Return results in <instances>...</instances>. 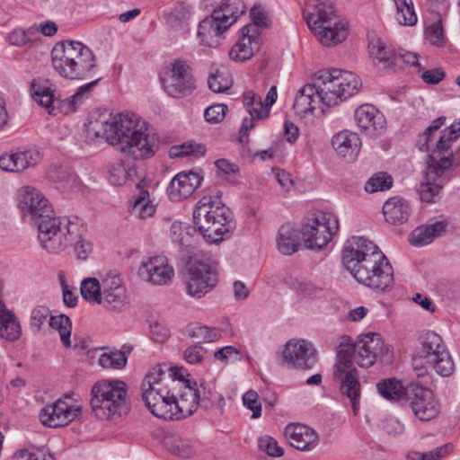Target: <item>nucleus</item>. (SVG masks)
<instances>
[{
  "label": "nucleus",
  "instance_id": "nucleus-15",
  "mask_svg": "<svg viewBox=\"0 0 460 460\" xmlns=\"http://www.w3.org/2000/svg\"><path fill=\"white\" fill-rule=\"evenodd\" d=\"M405 401L413 414L421 421H429L440 412L439 402L433 392L419 383L411 382L406 385Z\"/></svg>",
  "mask_w": 460,
  "mask_h": 460
},
{
  "label": "nucleus",
  "instance_id": "nucleus-40",
  "mask_svg": "<svg viewBox=\"0 0 460 460\" xmlns=\"http://www.w3.org/2000/svg\"><path fill=\"white\" fill-rule=\"evenodd\" d=\"M49 324L52 329L58 332L63 346L69 348L71 346L70 336L72 332L70 318L65 314L50 316Z\"/></svg>",
  "mask_w": 460,
  "mask_h": 460
},
{
  "label": "nucleus",
  "instance_id": "nucleus-10",
  "mask_svg": "<svg viewBox=\"0 0 460 460\" xmlns=\"http://www.w3.org/2000/svg\"><path fill=\"white\" fill-rule=\"evenodd\" d=\"M98 79L80 86L70 97L61 100L56 95V90L49 80H37L32 83V90L35 100L43 107L49 109L56 107L64 114H69L76 111L77 105L87 98L92 88L97 84Z\"/></svg>",
  "mask_w": 460,
  "mask_h": 460
},
{
  "label": "nucleus",
  "instance_id": "nucleus-51",
  "mask_svg": "<svg viewBox=\"0 0 460 460\" xmlns=\"http://www.w3.org/2000/svg\"><path fill=\"white\" fill-rule=\"evenodd\" d=\"M50 311L45 305L35 306L31 313L30 324L33 331L40 332L42 325L49 320Z\"/></svg>",
  "mask_w": 460,
  "mask_h": 460
},
{
  "label": "nucleus",
  "instance_id": "nucleus-45",
  "mask_svg": "<svg viewBox=\"0 0 460 460\" xmlns=\"http://www.w3.org/2000/svg\"><path fill=\"white\" fill-rule=\"evenodd\" d=\"M0 168L12 172H18L27 169V162L22 151L2 155L0 157Z\"/></svg>",
  "mask_w": 460,
  "mask_h": 460
},
{
  "label": "nucleus",
  "instance_id": "nucleus-30",
  "mask_svg": "<svg viewBox=\"0 0 460 460\" xmlns=\"http://www.w3.org/2000/svg\"><path fill=\"white\" fill-rule=\"evenodd\" d=\"M146 181L143 180L137 184L138 193L134 198L130 208L131 215L140 219H146L155 215L156 206L150 200L149 191L145 189Z\"/></svg>",
  "mask_w": 460,
  "mask_h": 460
},
{
  "label": "nucleus",
  "instance_id": "nucleus-21",
  "mask_svg": "<svg viewBox=\"0 0 460 460\" xmlns=\"http://www.w3.org/2000/svg\"><path fill=\"white\" fill-rule=\"evenodd\" d=\"M100 305L106 309L121 312L126 305V290L118 275H107L102 279V295Z\"/></svg>",
  "mask_w": 460,
  "mask_h": 460
},
{
  "label": "nucleus",
  "instance_id": "nucleus-5",
  "mask_svg": "<svg viewBox=\"0 0 460 460\" xmlns=\"http://www.w3.org/2000/svg\"><path fill=\"white\" fill-rule=\"evenodd\" d=\"M103 136L110 145L133 160L149 159L159 148L158 140L146 123L134 114L120 113L106 121Z\"/></svg>",
  "mask_w": 460,
  "mask_h": 460
},
{
  "label": "nucleus",
  "instance_id": "nucleus-2",
  "mask_svg": "<svg viewBox=\"0 0 460 460\" xmlns=\"http://www.w3.org/2000/svg\"><path fill=\"white\" fill-rule=\"evenodd\" d=\"M342 264L359 283L386 292L394 282V269L385 253L371 240L352 236L342 250Z\"/></svg>",
  "mask_w": 460,
  "mask_h": 460
},
{
  "label": "nucleus",
  "instance_id": "nucleus-47",
  "mask_svg": "<svg viewBox=\"0 0 460 460\" xmlns=\"http://www.w3.org/2000/svg\"><path fill=\"white\" fill-rule=\"evenodd\" d=\"M165 445L172 454L181 457H187L192 453L190 441L180 437L167 438Z\"/></svg>",
  "mask_w": 460,
  "mask_h": 460
},
{
  "label": "nucleus",
  "instance_id": "nucleus-4",
  "mask_svg": "<svg viewBox=\"0 0 460 460\" xmlns=\"http://www.w3.org/2000/svg\"><path fill=\"white\" fill-rule=\"evenodd\" d=\"M163 369L155 367L143 380L142 398L150 412L164 420H181L192 415L196 407V394L181 381L158 378Z\"/></svg>",
  "mask_w": 460,
  "mask_h": 460
},
{
  "label": "nucleus",
  "instance_id": "nucleus-3",
  "mask_svg": "<svg viewBox=\"0 0 460 460\" xmlns=\"http://www.w3.org/2000/svg\"><path fill=\"white\" fill-rule=\"evenodd\" d=\"M18 208L24 218L31 220L38 228V239L41 247L50 253H58L67 245L66 234L76 228L67 217H56L52 206L36 188L25 186L17 193Z\"/></svg>",
  "mask_w": 460,
  "mask_h": 460
},
{
  "label": "nucleus",
  "instance_id": "nucleus-57",
  "mask_svg": "<svg viewBox=\"0 0 460 460\" xmlns=\"http://www.w3.org/2000/svg\"><path fill=\"white\" fill-rule=\"evenodd\" d=\"M178 152L174 154V155L179 156H187V155H194V156H201L206 153V147L201 144H197L195 142L190 141L185 142L182 145L175 147Z\"/></svg>",
  "mask_w": 460,
  "mask_h": 460
},
{
  "label": "nucleus",
  "instance_id": "nucleus-61",
  "mask_svg": "<svg viewBox=\"0 0 460 460\" xmlns=\"http://www.w3.org/2000/svg\"><path fill=\"white\" fill-rule=\"evenodd\" d=\"M453 450V445L450 443L444 444L433 450L423 453V460H440L448 456Z\"/></svg>",
  "mask_w": 460,
  "mask_h": 460
},
{
  "label": "nucleus",
  "instance_id": "nucleus-29",
  "mask_svg": "<svg viewBox=\"0 0 460 460\" xmlns=\"http://www.w3.org/2000/svg\"><path fill=\"white\" fill-rule=\"evenodd\" d=\"M383 212L386 222L402 225L408 220L411 208L406 200L394 197L384 204Z\"/></svg>",
  "mask_w": 460,
  "mask_h": 460
},
{
  "label": "nucleus",
  "instance_id": "nucleus-12",
  "mask_svg": "<svg viewBox=\"0 0 460 460\" xmlns=\"http://www.w3.org/2000/svg\"><path fill=\"white\" fill-rule=\"evenodd\" d=\"M339 228L338 218L331 213L320 212L303 224L300 234L307 249L319 251L332 240Z\"/></svg>",
  "mask_w": 460,
  "mask_h": 460
},
{
  "label": "nucleus",
  "instance_id": "nucleus-35",
  "mask_svg": "<svg viewBox=\"0 0 460 460\" xmlns=\"http://www.w3.org/2000/svg\"><path fill=\"white\" fill-rule=\"evenodd\" d=\"M298 232L290 226H282L279 229L277 236V246L284 255H291L296 252L299 246Z\"/></svg>",
  "mask_w": 460,
  "mask_h": 460
},
{
  "label": "nucleus",
  "instance_id": "nucleus-31",
  "mask_svg": "<svg viewBox=\"0 0 460 460\" xmlns=\"http://www.w3.org/2000/svg\"><path fill=\"white\" fill-rule=\"evenodd\" d=\"M323 46L331 47L342 42L348 35L345 24L341 21H334L333 24L311 30Z\"/></svg>",
  "mask_w": 460,
  "mask_h": 460
},
{
  "label": "nucleus",
  "instance_id": "nucleus-16",
  "mask_svg": "<svg viewBox=\"0 0 460 460\" xmlns=\"http://www.w3.org/2000/svg\"><path fill=\"white\" fill-rule=\"evenodd\" d=\"M333 377L341 384L340 390L342 395L348 397L351 402L354 414L359 409L361 385L358 380V371L353 367L352 359L343 357L340 352V358L334 365Z\"/></svg>",
  "mask_w": 460,
  "mask_h": 460
},
{
  "label": "nucleus",
  "instance_id": "nucleus-24",
  "mask_svg": "<svg viewBox=\"0 0 460 460\" xmlns=\"http://www.w3.org/2000/svg\"><path fill=\"white\" fill-rule=\"evenodd\" d=\"M138 275L145 281L164 285L173 276V269L168 265L164 256H155L141 263Z\"/></svg>",
  "mask_w": 460,
  "mask_h": 460
},
{
  "label": "nucleus",
  "instance_id": "nucleus-17",
  "mask_svg": "<svg viewBox=\"0 0 460 460\" xmlns=\"http://www.w3.org/2000/svg\"><path fill=\"white\" fill-rule=\"evenodd\" d=\"M217 283V273L208 264L197 261L190 268L187 292L197 298L202 297Z\"/></svg>",
  "mask_w": 460,
  "mask_h": 460
},
{
  "label": "nucleus",
  "instance_id": "nucleus-19",
  "mask_svg": "<svg viewBox=\"0 0 460 460\" xmlns=\"http://www.w3.org/2000/svg\"><path fill=\"white\" fill-rule=\"evenodd\" d=\"M81 414L79 406L69 405L59 399L53 404L45 406L40 414V421L49 428L64 427L75 420Z\"/></svg>",
  "mask_w": 460,
  "mask_h": 460
},
{
  "label": "nucleus",
  "instance_id": "nucleus-56",
  "mask_svg": "<svg viewBox=\"0 0 460 460\" xmlns=\"http://www.w3.org/2000/svg\"><path fill=\"white\" fill-rule=\"evenodd\" d=\"M226 111L225 104H213L205 110L204 118L208 123L217 124L224 119Z\"/></svg>",
  "mask_w": 460,
  "mask_h": 460
},
{
  "label": "nucleus",
  "instance_id": "nucleus-18",
  "mask_svg": "<svg viewBox=\"0 0 460 460\" xmlns=\"http://www.w3.org/2000/svg\"><path fill=\"white\" fill-rule=\"evenodd\" d=\"M283 360L291 367L312 369L317 362V351L305 341H289L283 350Z\"/></svg>",
  "mask_w": 460,
  "mask_h": 460
},
{
  "label": "nucleus",
  "instance_id": "nucleus-49",
  "mask_svg": "<svg viewBox=\"0 0 460 460\" xmlns=\"http://www.w3.org/2000/svg\"><path fill=\"white\" fill-rule=\"evenodd\" d=\"M99 364L103 367L121 368L127 364V356L121 350L104 352L99 357Z\"/></svg>",
  "mask_w": 460,
  "mask_h": 460
},
{
  "label": "nucleus",
  "instance_id": "nucleus-41",
  "mask_svg": "<svg viewBox=\"0 0 460 460\" xmlns=\"http://www.w3.org/2000/svg\"><path fill=\"white\" fill-rule=\"evenodd\" d=\"M71 224L75 225L76 228L72 227L71 229L74 230V233L72 234H66L68 243L66 247L73 245L77 259L84 261L92 252V244L83 239L82 234L78 233L80 230L78 225L73 222H71Z\"/></svg>",
  "mask_w": 460,
  "mask_h": 460
},
{
  "label": "nucleus",
  "instance_id": "nucleus-63",
  "mask_svg": "<svg viewBox=\"0 0 460 460\" xmlns=\"http://www.w3.org/2000/svg\"><path fill=\"white\" fill-rule=\"evenodd\" d=\"M412 367L418 377H423L428 374V369L432 368L426 358L420 352L412 358Z\"/></svg>",
  "mask_w": 460,
  "mask_h": 460
},
{
  "label": "nucleus",
  "instance_id": "nucleus-7",
  "mask_svg": "<svg viewBox=\"0 0 460 460\" xmlns=\"http://www.w3.org/2000/svg\"><path fill=\"white\" fill-rule=\"evenodd\" d=\"M194 224L204 238L210 243L223 240L232 227V217L221 196H204L199 200L193 212Z\"/></svg>",
  "mask_w": 460,
  "mask_h": 460
},
{
  "label": "nucleus",
  "instance_id": "nucleus-22",
  "mask_svg": "<svg viewBox=\"0 0 460 460\" xmlns=\"http://www.w3.org/2000/svg\"><path fill=\"white\" fill-rule=\"evenodd\" d=\"M203 177L193 171L176 174L169 183L167 194L172 202H179L192 195L200 185Z\"/></svg>",
  "mask_w": 460,
  "mask_h": 460
},
{
  "label": "nucleus",
  "instance_id": "nucleus-62",
  "mask_svg": "<svg viewBox=\"0 0 460 460\" xmlns=\"http://www.w3.org/2000/svg\"><path fill=\"white\" fill-rule=\"evenodd\" d=\"M420 77L428 84H438L444 80L446 73L442 68L438 67L423 71Z\"/></svg>",
  "mask_w": 460,
  "mask_h": 460
},
{
  "label": "nucleus",
  "instance_id": "nucleus-59",
  "mask_svg": "<svg viewBox=\"0 0 460 460\" xmlns=\"http://www.w3.org/2000/svg\"><path fill=\"white\" fill-rule=\"evenodd\" d=\"M15 457L19 460H55L54 456L43 450L22 449L15 453Z\"/></svg>",
  "mask_w": 460,
  "mask_h": 460
},
{
  "label": "nucleus",
  "instance_id": "nucleus-9",
  "mask_svg": "<svg viewBox=\"0 0 460 460\" xmlns=\"http://www.w3.org/2000/svg\"><path fill=\"white\" fill-rule=\"evenodd\" d=\"M460 136V121H456L442 130L441 135L432 147V153L427 156L429 165V177L440 178L446 170L452 166H460V146L453 153L452 143Z\"/></svg>",
  "mask_w": 460,
  "mask_h": 460
},
{
  "label": "nucleus",
  "instance_id": "nucleus-50",
  "mask_svg": "<svg viewBox=\"0 0 460 460\" xmlns=\"http://www.w3.org/2000/svg\"><path fill=\"white\" fill-rule=\"evenodd\" d=\"M170 236L172 242L181 246H189L191 236L189 234L188 226L184 224L174 222L170 228Z\"/></svg>",
  "mask_w": 460,
  "mask_h": 460
},
{
  "label": "nucleus",
  "instance_id": "nucleus-37",
  "mask_svg": "<svg viewBox=\"0 0 460 460\" xmlns=\"http://www.w3.org/2000/svg\"><path fill=\"white\" fill-rule=\"evenodd\" d=\"M447 118L440 116L434 119L425 131L419 137V148L422 151H431L436 141L438 139L441 132H438L442 126L445 125Z\"/></svg>",
  "mask_w": 460,
  "mask_h": 460
},
{
  "label": "nucleus",
  "instance_id": "nucleus-36",
  "mask_svg": "<svg viewBox=\"0 0 460 460\" xmlns=\"http://www.w3.org/2000/svg\"><path fill=\"white\" fill-rule=\"evenodd\" d=\"M378 393L386 400L391 402H400L406 400V385L404 386L400 380L389 378L379 382L376 385Z\"/></svg>",
  "mask_w": 460,
  "mask_h": 460
},
{
  "label": "nucleus",
  "instance_id": "nucleus-42",
  "mask_svg": "<svg viewBox=\"0 0 460 460\" xmlns=\"http://www.w3.org/2000/svg\"><path fill=\"white\" fill-rule=\"evenodd\" d=\"M439 178L429 177V165L426 172V181L420 183L419 188L420 198L424 202H435V197H437L442 189V181L437 182Z\"/></svg>",
  "mask_w": 460,
  "mask_h": 460
},
{
  "label": "nucleus",
  "instance_id": "nucleus-32",
  "mask_svg": "<svg viewBox=\"0 0 460 460\" xmlns=\"http://www.w3.org/2000/svg\"><path fill=\"white\" fill-rule=\"evenodd\" d=\"M22 334V328L15 314L0 303V339L8 341H17Z\"/></svg>",
  "mask_w": 460,
  "mask_h": 460
},
{
  "label": "nucleus",
  "instance_id": "nucleus-28",
  "mask_svg": "<svg viewBox=\"0 0 460 460\" xmlns=\"http://www.w3.org/2000/svg\"><path fill=\"white\" fill-rule=\"evenodd\" d=\"M332 145L340 156L352 162L360 151L361 141L357 133L343 130L332 137Z\"/></svg>",
  "mask_w": 460,
  "mask_h": 460
},
{
  "label": "nucleus",
  "instance_id": "nucleus-48",
  "mask_svg": "<svg viewBox=\"0 0 460 460\" xmlns=\"http://www.w3.org/2000/svg\"><path fill=\"white\" fill-rule=\"evenodd\" d=\"M393 178L385 172H379L372 176L366 183L367 192L374 193L376 191H385L392 188Z\"/></svg>",
  "mask_w": 460,
  "mask_h": 460
},
{
  "label": "nucleus",
  "instance_id": "nucleus-34",
  "mask_svg": "<svg viewBox=\"0 0 460 460\" xmlns=\"http://www.w3.org/2000/svg\"><path fill=\"white\" fill-rule=\"evenodd\" d=\"M444 230L445 225L442 222L420 226L411 232L409 241L414 246H424L430 243Z\"/></svg>",
  "mask_w": 460,
  "mask_h": 460
},
{
  "label": "nucleus",
  "instance_id": "nucleus-20",
  "mask_svg": "<svg viewBox=\"0 0 460 460\" xmlns=\"http://www.w3.org/2000/svg\"><path fill=\"white\" fill-rule=\"evenodd\" d=\"M354 117L357 125L370 137L381 136L385 131V118L373 105L359 106L355 111Z\"/></svg>",
  "mask_w": 460,
  "mask_h": 460
},
{
  "label": "nucleus",
  "instance_id": "nucleus-43",
  "mask_svg": "<svg viewBox=\"0 0 460 460\" xmlns=\"http://www.w3.org/2000/svg\"><path fill=\"white\" fill-rule=\"evenodd\" d=\"M82 296L91 304H99L102 295V282L96 278H88L82 281L80 288Z\"/></svg>",
  "mask_w": 460,
  "mask_h": 460
},
{
  "label": "nucleus",
  "instance_id": "nucleus-23",
  "mask_svg": "<svg viewBox=\"0 0 460 460\" xmlns=\"http://www.w3.org/2000/svg\"><path fill=\"white\" fill-rule=\"evenodd\" d=\"M303 13L310 30L329 26L333 24L334 21H341L336 15L332 0L309 4Z\"/></svg>",
  "mask_w": 460,
  "mask_h": 460
},
{
  "label": "nucleus",
  "instance_id": "nucleus-60",
  "mask_svg": "<svg viewBox=\"0 0 460 460\" xmlns=\"http://www.w3.org/2000/svg\"><path fill=\"white\" fill-rule=\"evenodd\" d=\"M109 173H110V181L114 185H122L127 181V176H128L127 170L120 164L111 165L109 170Z\"/></svg>",
  "mask_w": 460,
  "mask_h": 460
},
{
  "label": "nucleus",
  "instance_id": "nucleus-58",
  "mask_svg": "<svg viewBox=\"0 0 460 460\" xmlns=\"http://www.w3.org/2000/svg\"><path fill=\"white\" fill-rule=\"evenodd\" d=\"M193 336L201 339L203 342H213L221 338V332L217 328L198 326L194 329Z\"/></svg>",
  "mask_w": 460,
  "mask_h": 460
},
{
  "label": "nucleus",
  "instance_id": "nucleus-26",
  "mask_svg": "<svg viewBox=\"0 0 460 460\" xmlns=\"http://www.w3.org/2000/svg\"><path fill=\"white\" fill-rule=\"evenodd\" d=\"M219 14L220 12L214 10L210 16L206 17L199 24L198 37L205 46L217 47L219 43L218 37L230 27V23L225 22L224 16Z\"/></svg>",
  "mask_w": 460,
  "mask_h": 460
},
{
  "label": "nucleus",
  "instance_id": "nucleus-6",
  "mask_svg": "<svg viewBox=\"0 0 460 460\" xmlns=\"http://www.w3.org/2000/svg\"><path fill=\"white\" fill-rule=\"evenodd\" d=\"M54 70L68 80H85L96 68V58L92 49L81 41L63 40L51 50Z\"/></svg>",
  "mask_w": 460,
  "mask_h": 460
},
{
  "label": "nucleus",
  "instance_id": "nucleus-25",
  "mask_svg": "<svg viewBox=\"0 0 460 460\" xmlns=\"http://www.w3.org/2000/svg\"><path fill=\"white\" fill-rule=\"evenodd\" d=\"M284 436L292 447L300 451H311L319 442L316 431L303 424H288L284 429Z\"/></svg>",
  "mask_w": 460,
  "mask_h": 460
},
{
  "label": "nucleus",
  "instance_id": "nucleus-53",
  "mask_svg": "<svg viewBox=\"0 0 460 460\" xmlns=\"http://www.w3.org/2000/svg\"><path fill=\"white\" fill-rule=\"evenodd\" d=\"M259 447L271 457L283 456L284 450L279 446L276 439L270 436H264L259 439Z\"/></svg>",
  "mask_w": 460,
  "mask_h": 460
},
{
  "label": "nucleus",
  "instance_id": "nucleus-8",
  "mask_svg": "<svg viewBox=\"0 0 460 460\" xmlns=\"http://www.w3.org/2000/svg\"><path fill=\"white\" fill-rule=\"evenodd\" d=\"M91 408L100 420H110L115 415L127 414L129 403L127 398V385L119 380H102L91 390Z\"/></svg>",
  "mask_w": 460,
  "mask_h": 460
},
{
  "label": "nucleus",
  "instance_id": "nucleus-38",
  "mask_svg": "<svg viewBox=\"0 0 460 460\" xmlns=\"http://www.w3.org/2000/svg\"><path fill=\"white\" fill-rule=\"evenodd\" d=\"M243 106L246 111L253 118L265 119L270 115V109L264 107L260 95L252 91H248L243 95Z\"/></svg>",
  "mask_w": 460,
  "mask_h": 460
},
{
  "label": "nucleus",
  "instance_id": "nucleus-33",
  "mask_svg": "<svg viewBox=\"0 0 460 460\" xmlns=\"http://www.w3.org/2000/svg\"><path fill=\"white\" fill-rule=\"evenodd\" d=\"M252 30L253 26L251 24L245 25L241 29V36L229 52V56L233 60L243 62L252 58V49L251 31Z\"/></svg>",
  "mask_w": 460,
  "mask_h": 460
},
{
  "label": "nucleus",
  "instance_id": "nucleus-46",
  "mask_svg": "<svg viewBox=\"0 0 460 460\" xmlns=\"http://www.w3.org/2000/svg\"><path fill=\"white\" fill-rule=\"evenodd\" d=\"M187 376H189V374L185 369L182 367H175L170 368V374L168 376H165L164 372L163 371V374L159 376L158 378H164V383H169V380L181 381V383H183L184 385L193 389L196 394V407H198L199 394L197 388V383H191V381L188 379Z\"/></svg>",
  "mask_w": 460,
  "mask_h": 460
},
{
  "label": "nucleus",
  "instance_id": "nucleus-64",
  "mask_svg": "<svg viewBox=\"0 0 460 460\" xmlns=\"http://www.w3.org/2000/svg\"><path fill=\"white\" fill-rule=\"evenodd\" d=\"M31 31L15 29L7 35V40L13 46H23L30 40Z\"/></svg>",
  "mask_w": 460,
  "mask_h": 460
},
{
  "label": "nucleus",
  "instance_id": "nucleus-13",
  "mask_svg": "<svg viewBox=\"0 0 460 460\" xmlns=\"http://www.w3.org/2000/svg\"><path fill=\"white\" fill-rule=\"evenodd\" d=\"M419 351L439 376H449L453 373V360L438 334L434 332H426L421 337Z\"/></svg>",
  "mask_w": 460,
  "mask_h": 460
},
{
  "label": "nucleus",
  "instance_id": "nucleus-54",
  "mask_svg": "<svg viewBox=\"0 0 460 460\" xmlns=\"http://www.w3.org/2000/svg\"><path fill=\"white\" fill-rule=\"evenodd\" d=\"M215 358L228 364L241 360V351L234 346H226L214 353Z\"/></svg>",
  "mask_w": 460,
  "mask_h": 460
},
{
  "label": "nucleus",
  "instance_id": "nucleus-55",
  "mask_svg": "<svg viewBox=\"0 0 460 460\" xmlns=\"http://www.w3.org/2000/svg\"><path fill=\"white\" fill-rule=\"evenodd\" d=\"M243 405L252 411V417L256 419L261 415V404L258 394L253 390L247 391L243 396Z\"/></svg>",
  "mask_w": 460,
  "mask_h": 460
},
{
  "label": "nucleus",
  "instance_id": "nucleus-11",
  "mask_svg": "<svg viewBox=\"0 0 460 460\" xmlns=\"http://www.w3.org/2000/svg\"><path fill=\"white\" fill-rule=\"evenodd\" d=\"M340 352L343 357H348L357 362L361 367L372 366L377 358L388 356L390 346L385 344L380 334L376 332L363 333L358 336L355 344H340L338 350V358Z\"/></svg>",
  "mask_w": 460,
  "mask_h": 460
},
{
  "label": "nucleus",
  "instance_id": "nucleus-1",
  "mask_svg": "<svg viewBox=\"0 0 460 460\" xmlns=\"http://www.w3.org/2000/svg\"><path fill=\"white\" fill-rule=\"evenodd\" d=\"M362 84L352 72L339 69L320 70L297 92L293 108L302 117L314 114L317 109L323 112V106L333 107L356 94Z\"/></svg>",
  "mask_w": 460,
  "mask_h": 460
},
{
  "label": "nucleus",
  "instance_id": "nucleus-14",
  "mask_svg": "<svg viewBox=\"0 0 460 460\" xmlns=\"http://www.w3.org/2000/svg\"><path fill=\"white\" fill-rule=\"evenodd\" d=\"M164 88L172 98H183L190 95L196 89V81L188 61L181 58L174 59L164 79Z\"/></svg>",
  "mask_w": 460,
  "mask_h": 460
},
{
  "label": "nucleus",
  "instance_id": "nucleus-27",
  "mask_svg": "<svg viewBox=\"0 0 460 460\" xmlns=\"http://www.w3.org/2000/svg\"><path fill=\"white\" fill-rule=\"evenodd\" d=\"M373 65L379 70H394L398 65V55L381 39H373L368 44Z\"/></svg>",
  "mask_w": 460,
  "mask_h": 460
},
{
  "label": "nucleus",
  "instance_id": "nucleus-39",
  "mask_svg": "<svg viewBox=\"0 0 460 460\" xmlns=\"http://www.w3.org/2000/svg\"><path fill=\"white\" fill-rule=\"evenodd\" d=\"M246 7L242 0H225L216 12H220V16H224L225 22H229L230 26L237 18L245 13Z\"/></svg>",
  "mask_w": 460,
  "mask_h": 460
},
{
  "label": "nucleus",
  "instance_id": "nucleus-44",
  "mask_svg": "<svg viewBox=\"0 0 460 460\" xmlns=\"http://www.w3.org/2000/svg\"><path fill=\"white\" fill-rule=\"evenodd\" d=\"M396 6L395 19L400 24L412 26L417 22V16L411 0H394Z\"/></svg>",
  "mask_w": 460,
  "mask_h": 460
},
{
  "label": "nucleus",
  "instance_id": "nucleus-52",
  "mask_svg": "<svg viewBox=\"0 0 460 460\" xmlns=\"http://www.w3.org/2000/svg\"><path fill=\"white\" fill-rule=\"evenodd\" d=\"M208 84L214 93H224L231 87V81L224 77L223 73L218 69L210 74Z\"/></svg>",
  "mask_w": 460,
  "mask_h": 460
}]
</instances>
